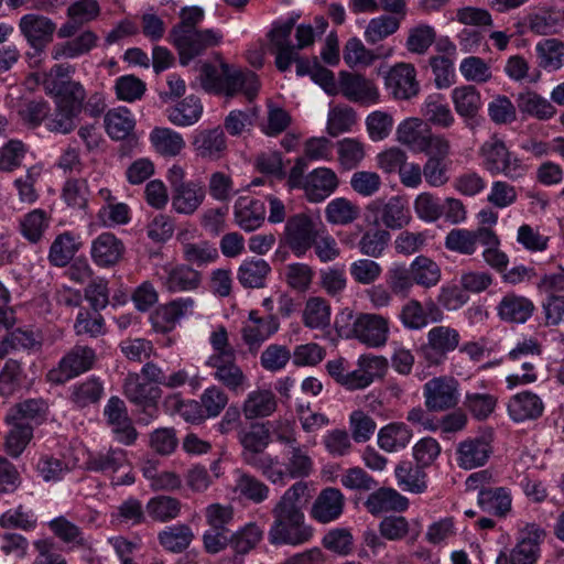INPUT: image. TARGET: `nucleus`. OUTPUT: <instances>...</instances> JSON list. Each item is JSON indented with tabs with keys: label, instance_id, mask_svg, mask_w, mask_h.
Segmentation results:
<instances>
[{
	"label": "nucleus",
	"instance_id": "1",
	"mask_svg": "<svg viewBox=\"0 0 564 564\" xmlns=\"http://www.w3.org/2000/svg\"><path fill=\"white\" fill-rule=\"evenodd\" d=\"M308 498L304 481L293 484L272 508L273 522L268 536L273 545H300L311 540L313 530L305 523L303 507Z\"/></svg>",
	"mask_w": 564,
	"mask_h": 564
},
{
	"label": "nucleus",
	"instance_id": "2",
	"mask_svg": "<svg viewBox=\"0 0 564 564\" xmlns=\"http://www.w3.org/2000/svg\"><path fill=\"white\" fill-rule=\"evenodd\" d=\"M199 83L209 94L224 95L227 99L243 94L249 101L257 96L260 87L258 76L253 72L238 68L223 59L219 67L204 63L200 66Z\"/></svg>",
	"mask_w": 564,
	"mask_h": 564
},
{
	"label": "nucleus",
	"instance_id": "3",
	"mask_svg": "<svg viewBox=\"0 0 564 564\" xmlns=\"http://www.w3.org/2000/svg\"><path fill=\"white\" fill-rule=\"evenodd\" d=\"M275 440L284 445V468H278L276 460L272 457L270 464L271 473L264 474V477L273 484H284L285 478L297 479L308 477L314 470V463L308 454L305 445H302L297 438L294 430L285 424L280 429L274 430Z\"/></svg>",
	"mask_w": 564,
	"mask_h": 564
},
{
	"label": "nucleus",
	"instance_id": "4",
	"mask_svg": "<svg viewBox=\"0 0 564 564\" xmlns=\"http://www.w3.org/2000/svg\"><path fill=\"white\" fill-rule=\"evenodd\" d=\"M75 73L73 65L55 64L43 74L42 86L44 91L54 98L55 106L83 110L86 91L79 82L72 80Z\"/></svg>",
	"mask_w": 564,
	"mask_h": 564
},
{
	"label": "nucleus",
	"instance_id": "5",
	"mask_svg": "<svg viewBox=\"0 0 564 564\" xmlns=\"http://www.w3.org/2000/svg\"><path fill=\"white\" fill-rule=\"evenodd\" d=\"M242 446V460L264 474H271L270 464L272 457L264 455L263 452L271 442V433L268 423L251 424L248 431H240L238 434ZM272 475H275L272 473Z\"/></svg>",
	"mask_w": 564,
	"mask_h": 564
},
{
	"label": "nucleus",
	"instance_id": "6",
	"mask_svg": "<svg viewBox=\"0 0 564 564\" xmlns=\"http://www.w3.org/2000/svg\"><path fill=\"white\" fill-rule=\"evenodd\" d=\"M485 169L491 174H503L516 180L524 174V166L506 147L505 142L496 135L487 140L479 150Z\"/></svg>",
	"mask_w": 564,
	"mask_h": 564
},
{
	"label": "nucleus",
	"instance_id": "7",
	"mask_svg": "<svg viewBox=\"0 0 564 564\" xmlns=\"http://www.w3.org/2000/svg\"><path fill=\"white\" fill-rule=\"evenodd\" d=\"M460 334L451 326L437 325L426 333V341L421 345L419 352L427 366H441L448 354L459 347Z\"/></svg>",
	"mask_w": 564,
	"mask_h": 564
},
{
	"label": "nucleus",
	"instance_id": "8",
	"mask_svg": "<svg viewBox=\"0 0 564 564\" xmlns=\"http://www.w3.org/2000/svg\"><path fill=\"white\" fill-rule=\"evenodd\" d=\"M366 213L373 218V225L391 230L401 229L411 221L406 202L400 196L372 199L366 205Z\"/></svg>",
	"mask_w": 564,
	"mask_h": 564
},
{
	"label": "nucleus",
	"instance_id": "9",
	"mask_svg": "<svg viewBox=\"0 0 564 564\" xmlns=\"http://www.w3.org/2000/svg\"><path fill=\"white\" fill-rule=\"evenodd\" d=\"M170 40L178 52L180 63L186 66L207 48L219 45L223 41V34L217 30L206 29L173 34L170 35Z\"/></svg>",
	"mask_w": 564,
	"mask_h": 564
},
{
	"label": "nucleus",
	"instance_id": "10",
	"mask_svg": "<svg viewBox=\"0 0 564 564\" xmlns=\"http://www.w3.org/2000/svg\"><path fill=\"white\" fill-rule=\"evenodd\" d=\"M123 389L126 397L141 408L142 416L139 419L141 423L149 424L151 420L158 417L160 388L142 381L138 373H129L124 380Z\"/></svg>",
	"mask_w": 564,
	"mask_h": 564
},
{
	"label": "nucleus",
	"instance_id": "11",
	"mask_svg": "<svg viewBox=\"0 0 564 564\" xmlns=\"http://www.w3.org/2000/svg\"><path fill=\"white\" fill-rule=\"evenodd\" d=\"M21 35L35 54H42L53 42L57 30L56 23L48 17L39 13H28L18 23Z\"/></svg>",
	"mask_w": 564,
	"mask_h": 564
},
{
	"label": "nucleus",
	"instance_id": "12",
	"mask_svg": "<svg viewBox=\"0 0 564 564\" xmlns=\"http://www.w3.org/2000/svg\"><path fill=\"white\" fill-rule=\"evenodd\" d=\"M423 395L429 411L444 412L458 404L459 383L453 377H435L424 384Z\"/></svg>",
	"mask_w": 564,
	"mask_h": 564
},
{
	"label": "nucleus",
	"instance_id": "13",
	"mask_svg": "<svg viewBox=\"0 0 564 564\" xmlns=\"http://www.w3.org/2000/svg\"><path fill=\"white\" fill-rule=\"evenodd\" d=\"M546 532L535 523L527 524L520 532L517 545L511 550L510 555H500L498 564H534L539 557L540 543L545 539Z\"/></svg>",
	"mask_w": 564,
	"mask_h": 564
},
{
	"label": "nucleus",
	"instance_id": "14",
	"mask_svg": "<svg viewBox=\"0 0 564 564\" xmlns=\"http://www.w3.org/2000/svg\"><path fill=\"white\" fill-rule=\"evenodd\" d=\"M95 361L96 354L93 348L76 345L61 359L58 368L48 372V380L63 383L90 370Z\"/></svg>",
	"mask_w": 564,
	"mask_h": 564
},
{
	"label": "nucleus",
	"instance_id": "15",
	"mask_svg": "<svg viewBox=\"0 0 564 564\" xmlns=\"http://www.w3.org/2000/svg\"><path fill=\"white\" fill-rule=\"evenodd\" d=\"M317 224L306 214L291 216L285 224V245L296 254L303 256L317 238Z\"/></svg>",
	"mask_w": 564,
	"mask_h": 564
},
{
	"label": "nucleus",
	"instance_id": "16",
	"mask_svg": "<svg viewBox=\"0 0 564 564\" xmlns=\"http://www.w3.org/2000/svg\"><path fill=\"white\" fill-rule=\"evenodd\" d=\"M294 25V18H290L284 22H275L267 34L270 42L269 50L275 55L274 63L280 72L290 69L293 54H295V47L291 41Z\"/></svg>",
	"mask_w": 564,
	"mask_h": 564
},
{
	"label": "nucleus",
	"instance_id": "17",
	"mask_svg": "<svg viewBox=\"0 0 564 564\" xmlns=\"http://www.w3.org/2000/svg\"><path fill=\"white\" fill-rule=\"evenodd\" d=\"M384 84L393 98L399 100H409L420 91L416 69L410 63H398L392 66L384 77Z\"/></svg>",
	"mask_w": 564,
	"mask_h": 564
},
{
	"label": "nucleus",
	"instance_id": "18",
	"mask_svg": "<svg viewBox=\"0 0 564 564\" xmlns=\"http://www.w3.org/2000/svg\"><path fill=\"white\" fill-rule=\"evenodd\" d=\"M352 334L368 347H381L388 340L389 321L378 314H360L352 324Z\"/></svg>",
	"mask_w": 564,
	"mask_h": 564
},
{
	"label": "nucleus",
	"instance_id": "19",
	"mask_svg": "<svg viewBox=\"0 0 564 564\" xmlns=\"http://www.w3.org/2000/svg\"><path fill=\"white\" fill-rule=\"evenodd\" d=\"M399 318L406 329L420 330L427 326L430 322H441L443 313L432 301L423 306L420 301L411 299L401 307Z\"/></svg>",
	"mask_w": 564,
	"mask_h": 564
},
{
	"label": "nucleus",
	"instance_id": "20",
	"mask_svg": "<svg viewBox=\"0 0 564 564\" xmlns=\"http://www.w3.org/2000/svg\"><path fill=\"white\" fill-rule=\"evenodd\" d=\"M477 242H496V232L487 227H479L476 230L453 229L445 238V247L448 250L462 254L471 256L477 249Z\"/></svg>",
	"mask_w": 564,
	"mask_h": 564
},
{
	"label": "nucleus",
	"instance_id": "21",
	"mask_svg": "<svg viewBox=\"0 0 564 564\" xmlns=\"http://www.w3.org/2000/svg\"><path fill=\"white\" fill-rule=\"evenodd\" d=\"M158 276L171 293L196 290L202 282L200 272L186 264L164 265Z\"/></svg>",
	"mask_w": 564,
	"mask_h": 564
},
{
	"label": "nucleus",
	"instance_id": "22",
	"mask_svg": "<svg viewBox=\"0 0 564 564\" xmlns=\"http://www.w3.org/2000/svg\"><path fill=\"white\" fill-rule=\"evenodd\" d=\"M279 329L278 318L273 315L260 317L257 311L249 313V323L241 329V335L249 351L254 354L263 341Z\"/></svg>",
	"mask_w": 564,
	"mask_h": 564
},
{
	"label": "nucleus",
	"instance_id": "23",
	"mask_svg": "<svg viewBox=\"0 0 564 564\" xmlns=\"http://www.w3.org/2000/svg\"><path fill=\"white\" fill-rule=\"evenodd\" d=\"M492 453V446L488 436L467 438L457 445L456 460L459 467L473 469L484 466Z\"/></svg>",
	"mask_w": 564,
	"mask_h": 564
},
{
	"label": "nucleus",
	"instance_id": "24",
	"mask_svg": "<svg viewBox=\"0 0 564 564\" xmlns=\"http://www.w3.org/2000/svg\"><path fill=\"white\" fill-rule=\"evenodd\" d=\"M339 88L341 94L354 102L375 104L379 100L376 85L359 74L341 72Z\"/></svg>",
	"mask_w": 564,
	"mask_h": 564
},
{
	"label": "nucleus",
	"instance_id": "25",
	"mask_svg": "<svg viewBox=\"0 0 564 564\" xmlns=\"http://www.w3.org/2000/svg\"><path fill=\"white\" fill-rule=\"evenodd\" d=\"M541 354L540 345L536 340L529 339L517 345L514 349L509 352V358L521 366L524 371L522 375H514L508 378L512 383H530L536 380V375L533 372L534 365L539 360Z\"/></svg>",
	"mask_w": 564,
	"mask_h": 564
},
{
	"label": "nucleus",
	"instance_id": "26",
	"mask_svg": "<svg viewBox=\"0 0 564 564\" xmlns=\"http://www.w3.org/2000/svg\"><path fill=\"white\" fill-rule=\"evenodd\" d=\"M206 365L215 369L214 378L225 386L228 390L238 393L246 389L248 377L236 362V356L232 358H208Z\"/></svg>",
	"mask_w": 564,
	"mask_h": 564
},
{
	"label": "nucleus",
	"instance_id": "27",
	"mask_svg": "<svg viewBox=\"0 0 564 564\" xmlns=\"http://www.w3.org/2000/svg\"><path fill=\"white\" fill-rule=\"evenodd\" d=\"M338 187V177L327 167H318L305 176L303 189L312 203L323 202Z\"/></svg>",
	"mask_w": 564,
	"mask_h": 564
},
{
	"label": "nucleus",
	"instance_id": "28",
	"mask_svg": "<svg viewBox=\"0 0 564 564\" xmlns=\"http://www.w3.org/2000/svg\"><path fill=\"white\" fill-rule=\"evenodd\" d=\"M194 306L191 297L177 299L159 306L151 316L152 325L159 333L172 330L176 323L185 316Z\"/></svg>",
	"mask_w": 564,
	"mask_h": 564
},
{
	"label": "nucleus",
	"instance_id": "29",
	"mask_svg": "<svg viewBox=\"0 0 564 564\" xmlns=\"http://www.w3.org/2000/svg\"><path fill=\"white\" fill-rule=\"evenodd\" d=\"M123 252L122 241L111 232L99 235L91 243V258L98 267L108 268L117 264Z\"/></svg>",
	"mask_w": 564,
	"mask_h": 564
},
{
	"label": "nucleus",
	"instance_id": "30",
	"mask_svg": "<svg viewBox=\"0 0 564 564\" xmlns=\"http://www.w3.org/2000/svg\"><path fill=\"white\" fill-rule=\"evenodd\" d=\"M345 498L339 489L328 487L317 496L312 507V517L321 522L328 523L343 513Z\"/></svg>",
	"mask_w": 564,
	"mask_h": 564
},
{
	"label": "nucleus",
	"instance_id": "31",
	"mask_svg": "<svg viewBox=\"0 0 564 564\" xmlns=\"http://www.w3.org/2000/svg\"><path fill=\"white\" fill-rule=\"evenodd\" d=\"M508 412L514 422L536 420L544 412V403L538 394L531 391H523L509 400Z\"/></svg>",
	"mask_w": 564,
	"mask_h": 564
},
{
	"label": "nucleus",
	"instance_id": "32",
	"mask_svg": "<svg viewBox=\"0 0 564 564\" xmlns=\"http://www.w3.org/2000/svg\"><path fill=\"white\" fill-rule=\"evenodd\" d=\"M264 203L250 196H242L235 204V219L246 231L258 229L264 221Z\"/></svg>",
	"mask_w": 564,
	"mask_h": 564
},
{
	"label": "nucleus",
	"instance_id": "33",
	"mask_svg": "<svg viewBox=\"0 0 564 564\" xmlns=\"http://www.w3.org/2000/svg\"><path fill=\"white\" fill-rule=\"evenodd\" d=\"M276 408V398L271 390L256 389L247 394L241 412L246 420L251 421L270 416Z\"/></svg>",
	"mask_w": 564,
	"mask_h": 564
},
{
	"label": "nucleus",
	"instance_id": "34",
	"mask_svg": "<svg viewBox=\"0 0 564 564\" xmlns=\"http://www.w3.org/2000/svg\"><path fill=\"white\" fill-rule=\"evenodd\" d=\"M193 145L199 156L209 160L219 159L227 148L223 128L216 127L198 132L194 138Z\"/></svg>",
	"mask_w": 564,
	"mask_h": 564
},
{
	"label": "nucleus",
	"instance_id": "35",
	"mask_svg": "<svg viewBox=\"0 0 564 564\" xmlns=\"http://www.w3.org/2000/svg\"><path fill=\"white\" fill-rule=\"evenodd\" d=\"M533 303L516 294H507L497 306L498 316L509 323H524L533 313Z\"/></svg>",
	"mask_w": 564,
	"mask_h": 564
},
{
	"label": "nucleus",
	"instance_id": "36",
	"mask_svg": "<svg viewBox=\"0 0 564 564\" xmlns=\"http://www.w3.org/2000/svg\"><path fill=\"white\" fill-rule=\"evenodd\" d=\"M98 36L93 31H84L77 37L56 43L51 51L54 61L62 58H75L87 54L97 44Z\"/></svg>",
	"mask_w": 564,
	"mask_h": 564
},
{
	"label": "nucleus",
	"instance_id": "37",
	"mask_svg": "<svg viewBox=\"0 0 564 564\" xmlns=\"http://www.w3.org/2000/svg\"><path fill=\"white\" fill-rule=\"evenodd\" d=\"M42 346L41 338L30 329L15 328L8 332L0 343V359L19 350H37Z\"/></svg>",
	"mask_w": 564,
	"mask_h": 564
},
{
	"label": "nucleus",
	"instance_id": "38",
	"mask_svg": "<svg viewBox=\"0 0 564 564\" xmlns=\"http://www.w3.org/2000/svg\"><path fill=\"white\" fill-rule=\"evenodd\" d=\"M205 189L198 182H187L173 191L172 205L180 214H193L203 203Z\"/></svg>",
	"mask_w": 564,
	"mask_h": 564
},
{
	"label": "nucleus",
	"instance_id": "39",
	"mask_svg": "<svg viewBox=\"0 0 564 564\" xmlns=\"http://www.w3.org/2000/svg\"><path fill=\"white\" fill-rule=\"evenodd\" d=\"M408 499L391 488L378 489L372 492L366 501V507L372 514L390 510L403 511L408 508Z\"/></svg>",
	"mask_w": 564,
	"mask_h": 564
},
{
	"label": "nucleus",
	"instance_id": "40",
	"mask_svg": "<svg viewBox=\"0 0 564 564\" xmlns=\"http://www.w3.org/2000/svg\"><path fill=\"white\" fill-rule=\"evenodd\" d=\"M510 492L503 488H484L478 494V505L484 512L505 517L511 510Z\"/></svg>",
	"mask_w": 564,
	"mask_h": 564
},
{
	"label": "nucleus",
	"instance_id": "41",
	"mask_svg": "<svg viewBox=\"0 0 564 564\" xmlns=\"http://www.w3.org/2000/svg\"><path fill=\"white\" fill-rule=\"evenodd\" d=\"M517 106L522 113L539 120H549L556 113L555 107L533 90L520 93L517 98Z\"/></svg>",
	"mask_w": 564,
	"mask_h": 564
},
{
	"label": "nucleus",
	"instance_id": "42",
	"mask_svg": "<svg viewBox=\"0 0 564 564\" xmlns=\"http://www.w3.org/2000/svg\"><path fill=\"white\" fill-rule=\"evenodd\" d=\"M413 434L406 424L400 422L390 423L378 432V445L386 452H397L405 448Z\"/></svg>",
	"mask_w": 564,
	"mask_h": 564
},
{
	"label": "nucleus",
	"instance_id": "43",
	"mask_svg": "<svg viewBox=\"0 0 564 564\" xmlns=\"http://www.w3.org/2000/svg\"><path fill=\"white\" fill-rule=\"evenodd\" d=\"M236 473L234 488L236 494L253 503H261L268 499L270 489L263 481L242 470Z\"/></svg>",
	"mask_w": 564,
	"mask_h": 564
},
{
	"label": "nucleus",
	"instance_id": "44",
	"mask_svg": "<svg viewBox=\"0 0 564 564\" xmlns=\"http://www.w3.org/2000/svg\"><path fill=\"white\" fill-rule=\"evenodd\" d=\"M86 465L93 471L113 474L128 467L127 453L121 448H109L107 452L89 455Z\"/></svg>",
	"mask_w": 564,
	"mask_h": 564
},
{
	"label": "nucleus",
	"instance_id": "45",
	"mask_svg": "<svg viewBox=\"0 0 564 564\" xmlns=\"http://www.w3.org/2000/svg\"><path fill=\"white\" fill-rule=\"evenodd\" d=\"M360 216V207L345 197L332 199L325 208L326 220L336 226L352 224Z\"/></svg>",
	"mask_w": 564,
	"mask_h": 564
},
{
	"label": "nucleus",
	"instance_id": "46",
	"mask_svg": "<svg viewBox=\"0 0 564 564\" xmlns=\"http://www.w3.org/2000/svg\"><path fill=\"white\" fill-rule=\"evenodd\" d=\"M391 240V235L387 229L379 226L366 230L358 241V249L361 254L378 259L381 258Z\"/></svg>",
	"mask_w": 564,
	"mask_h": 564
},
{
	"label": "nucleus",
	"instance_id": "47",
	"mask_svg": "<svg viewBox=\"0 0 564 564\" xmlns=\"http://www.w3.org/2000/svg\"><path fill=\"white\" fill-rule=\"evenodd\" d=\"M150 140L155 151L164 156H176L185 147L183 137L169 128H154Z\"/></svg>",
	"mask_w": 564,
	"mask_h": 564
},
{
	"label": "nucleus",
	"instance_id": "48",
	"mask_svg": "<svg viewBox=\"0 0 564 564\" xmlns=\"http://www.w3.org/2000/svg\"><path fill=\"white\" fill-rule=\"evenodd\" d=\"M158 539L165 550L181 553L189 546L194 539V533L186 524H175L166 527L161 531Z\"/></svg>",
	"mask_w": 564,
	"mask_h": 564
},
{
	"label": "nucleus",
	"instance_id": "49",
	"mask_svg": "<svg viewBox=\"0 0 564 564\" xmlns=\"http://www.w3.org/2000/svg\"><path fill=\"white\" fill-rule=\"evenodd\" d=\"M538 65L547 70H556L564 64V43L547 39L535 46Z\"/></svg>",
	"mask_w": 564,
	"mask_h": 564
},
{
	"label": "nucleus",
	"instance_id": "50",
	"mask_svg": "<svg viewBox=\"0 0 564 564\" xmlns=\"http://www.w3.org/2000/svg\"><path fill=\"white\" fill-rule=\"evenodd\" d=\"M452 99L457 113L464 118H474L480 107V93L474 86L456 87L452 93Z\"/></svg>",
	"mask_w": 564,
	"mask_h": 564
},
{
	"label": "nucleus",
	"instance_id": "51",
	"mask_svg": "<svg viewBox=\"0 0 564 564\" xmlns=\"http://www.w3.org/2000/svg\"><path fill=\"white\" fill-rule=\"evenodd\" d=\"M271 268L263 259L245 260L238 269V281L245 288H262Z\"/></svg>",
	"mask_w": 564,
	"mask_h": 564
},
{
	"label": "nucleus",
	"instance_id": "52",
	"mask_svg": "<svg viewBox=\"0 0 564 564\" xmlns=\"http://www.w3.org/2000/svg\"><path fill=\"white\" fill-rule=\"evenodd\" d=\"M203 113V105L196 96H188L178 102L169 115V120L181 127L192 126L197 122Z\"/></svg>",
	"mask_w": 564,
	"mask_h": 564
},
{
	"label": "nucleus",
	"instance_id": "53",
	"mask_svg": "<svg viewBox=\"0 0 564 564\" xmlns=\"http://www.w3.org/2000/svg\"><path fill=\"white\" fill-rule=\"evenodd\" d=\"M106 131L115 140L126 139L134 128V120L127 108L109 110L105 116Z\"/></svg>",
	"mask_w": 564,
	"mask_h": 564
},
{
	"label": "nucleus",
	"instance_id": "54",
	"mask_svg": "<svg viewBox=\"0 0 564 564\" xmlns=\"http://www.w3.org/2000/svg\"><path fill=\"white\" fill-rule=\"evenodd\" d=\"M330 323V306L322 297H310L303 311V324L312 329L325 328Z\"/></svg>",
	"mask_w": 564,
	"mask_h": 564
},
{
	"label": "nucleus",
	"instance_id": "55",
	"mask_svg": "<svg viewBox=\"0 0 564 564\" xmlns=\"http://www.w3.org/2000/svg\"><path fill=\"white\" fill-rule=\"evenodd\" d=\"M410 268L413 272L414 283L423 288H433L437 285L441 280V269L438 264L427 257H416L410 264Z\"/></svg>",
	"mask_w": 564,
	"mask_h": 564
},
{
	"label": "nucleus",
	"instance_id": "56",
	"mask_svg": "<svg viewBox=\"0 0 564 564\" xmlns=\"http://www.w3.org/2000/svg\"><path fill=\"white\" fill-rule=\"evenodd\" d=\"M80 243L69 232L58 235L50 248L48 260L55 267H65L78 251Z\"/></svg>",
	"mask_w": 564,
	"mask_h": 564
},
{
	"label": "nucleus",
	"instance_id": "57",
	"mask_svg": "<svg viewBox=\"0 0 564 564\" xmlns=\"http://www.w3.org/2000/svg\"><path fill=\"white\" fill-rule=\"evenodd\" d=\"M411 268L405 264L395 263L386 273V283L395 296L405 299L410 295L414 279Z\"/></svg>",
	"mask_w": 564,
	"mask_h": 564
},
{
	"label": "nucleus",
	"instance_id": "58",
	"mask_svg": "<svg viewBox=\"0 0 564 564\" xmlns=\"http://www.w3.org/2000/svg\"><path fill=\"white\" fill-rule=\"evenodd\" d=\"M50 224V217L43 209H34L20 220V232L31 243L39 242Z\"/></svg>",
	"mask_w": 564,
	"mask_h": 564
},
{
	"label": "nucleus",
	"instance_id": "59",
	"mask_svg": "<svg viewBox=\"0 0 564 564\" xmlns=\"http://www.w3.org/2000/svg\"><path fill=\"white\" fill-rule=\"evenodd\" d=\"M338 162L344 170L356 169L366 156L365 144L355 138H345L337 142Z\"/></svg>",
	"mask_w": 564,
	"mask_h": 564
},
{
	"label": "nucleus",
	"instance_id": "60",
	"mask_svg": "<svg viewBox=\"0 0 564 564\" xmlns=\"http://www.w3.org/2000/svg\"><path fill=\"white\" fill-rule=\"evenodd\" d=\"M436 40V31L429 24H417L408 31L406 50L412 54L424 55Z\"/></svg>",
	"mask_w": 564,
	"mask_h": 564
},
{
	"label": "nucleus",
	"instance_id": "61",
	"mask_svg": "<svg viewBox=\"0 0 564 564\" xmlns=\"http://www.w3.org/2000/svg\"><path fill=\"white\" fill-rule=\"evenodd\" d=\"M395 477L403 490L421 494L426 488L425 473L419 466L411 463H401L395 468Z\"/></svg>",
	"mask_w": 564,
	"mask_h": 564
},
{
	"label": "nucleus",
	"instance_id": "62",
	"mask_svg": "<svg viewBox=\"0 0 564 564\" xmlns=\"http://www.w3.org/2000/svg\"><path fill=\"white\" fill-rule=\"evenodd\" d=\"M426 138V132L422 131V120L417 118H409L402 121L397 128V140L410 148L414 152L422 149V144Z\"/></svg>",
	"mask_w": 564,
	"mask_h": 564
},
{
	"label": "nucleus",
	"instance_id": "63",
	"mask_svg": "<svg viewBox=\"0 0 564 564\" xmlns=\"http://www.w3.org/2000/svg\"><path fill=\"white\" fill-rule=\"evenodd\" d=\"M413 208L416 216L426 223H435L444 213L440 198L430 192L420 193L413 202Z\"/></svg>",
	"mask_w": 564,
	"mask_h": 564
},
{
	"label": "nucleus",
	"instance_id": "64",
	"mask_svg": "<svg viewBox=\"0 0 564 564\" xmlns=\"http://www.w3.org/2000/svg\"><path fill=\"white\" fill-rule=\"evenodd\" d=\"M181 511V502L170 496H158L149 500L147 503V512L149 516L160 522H166L175 519Z\"/></svg>",
	"mask_w": 564,
	"mask_h": 564
}]
</instances>
